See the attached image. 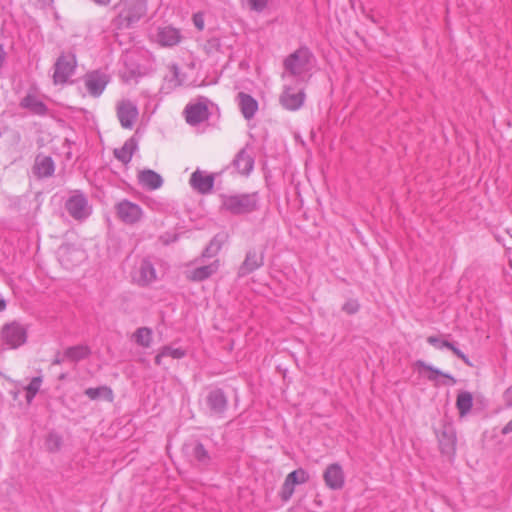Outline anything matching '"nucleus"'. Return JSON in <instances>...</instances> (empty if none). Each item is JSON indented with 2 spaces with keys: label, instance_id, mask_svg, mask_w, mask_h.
<instances>
[{
  "label": "nucleus",
  "instance_id": "nucleus-28",
  "mask_svg": "<svg viewBox=\"0 0 512 512\" xmlns=\"http://www.w3.org/2000/svg\"><path fill=\"white\" fill-rule=\"evenodd\" d=\"M187 452L199 465L206 466L210 462V456L200 442H194L186 446Z\"/></svg>",
  "mask_w": 512,
  "mask_h": 512
},
{
  "label": "nucleus",
  "instance_id": "nucleus-49",
  "mask_svg": "<svg viewBox=\"0 0 512 512\" xmlns=\"http://www.w3.org/2000/svg\"><path fill=\"white\" fill-rule=\"evenodd\" d=\"M163 357H166L165 355H162V350L157 354V356L155 357V363L157 365H160L161 364V359Z\"/></svg>",
  "mask_w": 512,
  "mask_h": 512
},
{
  "label": "nucleus",
  "instance_id": "nucleus-20",
  "mask_svg": "<svg viewBox=\"0 0 512 512\" xmlns=\"http://www.w3.org/2000/svg\"><path fill=\"white\" fill-rule=\"evenodd\" d=\"M238 105L243 117L246 120L252 119L257 110H258V102L251 95L246 94L244 92H240L237 95Z\"/></svg>",
  "mask_w": 512,
  "mask_h": 512
},
{
  "label": "nucleus",
  "instance_id": "nucleus-39",
  "mask_svg": "<svg viewBox=\"0 0 512 512\" xmlns=\"http://www.w3.org/2000/svg\"><path fill=\"white\" fill-rule=\"evenodd\" d=\"M162 355H165L166 357H172L173 359H181L185 356V350L182 348L165 346L162 348Z\"/></svg>",
  "mask_w": 512,
  "mask_h": 512
},
{
  "label": "nucleus",
  "instance_id": "nucleus-43",
  "mask_svg": "<svg viewBox=\"0 0 512 512\" xmlns=\"http://www.w3.org/2000/svg\"><path fill=\"white\" fill-rule=\"evenodd\" d=\"M504 399L507 406L512 407V388H508L504 393Z\"/></svg>",
  "mask_w": 512,
  "mask_h": 512
},
{
  "label": "nucleus",
  "instance_id": "nucleus-29",
  "mask_svg": "<svg viewBox=\"0 0 512 512\" xmlns=\"http://www.w3.org/2000/svg\"><path fill=\"white\" fill-rule=\"evenodd\" d=\"M90 354L91 350L87 345L71 346L64 351V357L72 362H78L86 359Z\"/></svg>",
  "mask_w": 512,
  "mask_h": 512
},
{
  "label": "nucleus",
  "instance_id": "nucleus-34",
  "mask_svg": "<svg viewBox=\"0 0 512 512\" xmlns=\"http://www.w3.org/2000/svg\"><path fill=\"white\" fill-rule=\"evenodd\" d=\"M222 242L217 237H214L208 246L202 252L201 258H212L215 257L221 250Z\"/></svg>",
  "mask_w": 512,
  "mask_h": 512
},
{
  "label": "nucleus",
  "instance_id": "nucleus-46",
  "mask_svg": "<svg viewBox=\"0 0 512 512\" xmlns=\"http://www.w3.org/2000/svg\"><path fill=\"white\" fill-rule=\"evenodd\" d=\"M194 24L199 30H202L204 27L203 20L197 15L194 16Z\"/></svg>",
  "mask_w": 512,
  "mask_h": 512
},
{
  "label": "nucleus",
  "instance_id": "nucleus-17",
  "mask_svg": "<svg viewBox=\"0 0 512 512\" xmlns=\"http://www.w3.org/2000/svg\"><path fill=\"white\" fill-rule=\"evenodd\" d=\"M325 485L331 490H340L345 484V474L338 463L328 465L323 473Z\"/></svg>",
  "mask_w": 512,
  "mask_h": 512
},
{
  "label": "nucleus",
  "instance_id": "nucleus-16",
  "mask_svg": "<svg viewBox=\"0 0 512 512\" xmlns=\"http://www.w3.org/2000/svg\"><path fill=\"white\" fill-rule=\"evenodd\" d=\"M214 175L196 169L189 180L190 186L200 194H208L213 190L214 187Z\"/></svg>",
  "mask_w": 512,
  "mask_h": 512
},
{
  "label": "nucleus",
  "instance_id": "nucleus-5",
  "mask_svg": "<svg viewBox=\"0 0 512 512\" xmlns=\"http://www.w3.org/2000/svg\"><path fill=\"white\" fill-rule=\"evenodd\" d=\"M65 208L73 219L80 222L86 220L92 213L87 197L79 191H75L67 199Z\"/></svg>",
  "mask_w": 512,
  "mask_h": 512
},
{
  "label": "nucleus",
  "instance_id": "nucleus-22",
  "mask_svg": "<svg viewBox=\"0 0 512 512\" xmlns=\"http://www.w3.org/2000/svg\"><path fill=\"white\" fill-rule=\"evenodd\" d=\"M20 107L27 109L31 113L38 116H45L48 113V107L46 104L32 94H27L24 98H22Z\"/></svg>",
  "mask_w": 512,
  "mask_h": 512
},
{
  "label": "nucleus",
  "instance_id": "nucleus-42",
  "mask_svg": "<svg viewBox=\"0 0 512 512\" xmlns=\"http://www.w3.org/2000/svg\"><path fill=\"white\" fill-rule=\"evenodd\" d=\"M247 3L251 10L262 12L266 8L268 0H247Z\"/></svg>",
  "mask_w": 512,
  "mask_h": 512
},
{
  "label": "nucleus",
  "instance_id": "nucleus-36",
  "mask_svg": "<svg viewBox=\"0 0 512 512\" xmlns=\"http://www.w3.org/2000/svg\"><path fill=\"white\" fill-rule=\"evenodd\" d=\"M286 477L294 485L303 484L309 479L307 472L302 468L292 471Z\"/></svg>",
  "mask_w": 512,
  "mask_h": 512
},
{
  "label": "nucleus",
  "instance_id": "nucleus-37",
  "mask_svg": "<svg viewBox=\"0 0 512 512\" xmlns=\"http://www.w3.org/2000/svg\"><path fill=\"white\" fill-rule=\"evenodd\" d=\"M295 485L289 481V479L286 477L284 480V483L281 487V491L279 493L280 498L282 501L287 502L290 500L294 493Z\"/></svg>",
  "mask_w": 512,
  "mask_h": 512
},
{
  "label": "nucleus",
  "instance_id": "nucleus-9",
  "mask_svg": "<svg viewBox=\"0 0 512 512\" xmlns=\"http://www.w3.org/2000/svg\"><path fill=\"white\" fill-rule=\"evenodd\" d=\"M109 82V75L99 70L89 72L84 76L85 88L93 97H99Z\"/></svg>",
  "mask_w": 512,
  "mask_h": 512
},
{
  "label": "nucleus",
  "instance_id": "nucleus-8",
  "mask_svg": "<svg viewBox=\"0 0 512 512\" xmlns=\"http://www.w3.org/2000/svg\"><path fill=\"white\" fill-rule=\"evenodd\" d=\"M209 101L206 98H200L197 102L189 103L184 110L187 123L197 125L209 118Z\"/></svg>",
  "mask_w": 512,
  "mask_h": 512
},
{
  "label": "nucleus",
  "instance_id": "nucleus-19",
  "mask_svg": "<svg viewBox=\"0 0 512 512\" xmlns=\"http://www.w3.org/2000/svg\"><path fill=\"white\" fill-rule=\"evenodd\" d=\"M168 72L164 75L162 90L170 92L171 90L179 87L184 82V76L181 74L179 67L176 64L167 66Z\"/></svg>",
  "mask_w": 512,
  "mask_h": 512
},
{
  "label": "nucleus",
  "instance_id": "nucleus-12",
  "mask_svg": "<svg viewBox=\"0 0 512 512\" xmlns=\"http://www.w3.org/2000/svg\"><path fill=\"white\" fill-rule=\"evenodd\" d=\"M116 212L120 220L129 225L139 222L143 216L142 208L129 200L119 202Z\"/></svg>",
  "mask_w": 512,
  "mask_h": 512
},
{
  "label": "nucleus",
  "instance_id": "nucleus-10",
  "mask_svg": "<svg viewBox=\"0 0 512 512\" xmlns=\"http://www.w3.org/2000/svg\"><path fill=\"white\" fill-rule=\"evenodd\" d=\"M157 278L156 270L150 260L144 258L135 265L132 271L133 281L140 286H147Z\"/></svg>",
  "mask_w": 512,
  "mask_h": 512
},
{
  "label": "nucleus",
  "instance_id": "nucleus-11",
  "mask_svg": "<svg viewBox=\"0 0 512 512\" xmlns=\"http://www.w3.org/2000/svg\"><path fill=\"white\" fill-rule=\"evenodd\" d=\"M117 117L124 129H132L139 115L135 103L130 100H121L117 103Z\"/></svg>",
  "mask_w": 512,
  "mask_h": 512
},
{
  "label": "nucleus",
  "instance_id": "nucleus-23",
  "mask_svg": "<svg viewBox=\"0 0 512 512\" xmlns=\"http://www.w3.org/2000/svg\"><path fill=\"white\" fill-rule=\"evenodd\" d=\"M219 266V260L216 259L208 265H202L200 267H197L190 271L189 279L198 282L206 280L218 271Z\"/></svg>",
  "mask_w": 512,
  "mask_h": 512
},
{
  "label": "nucleus",
  "instance_id": "nucleus-40",
  "mask_svg": "<svg viewBox=\"0 0 512 512\" xmlns=\"http://www.w3.org/2000/svg\"><path fill=\"white\" fill-rule=\"evenodd\" d=\"M360 305L357 300L350 299L344 303L342 306V310L349 315L355 314L358 312Z\"/></svg>",
  "mask_w": 512,
  "mask_h": 512
},
{
  "label": "nucleus",
  "instance_id": "nucleus-30",
  "mask_svg": "<svg viewBox=\"0 0 512 512\" xmlns=\"http://www.w3.org/2000/svg\"><path fill=\"white\" fill-rule=\"evenodd\" d=\"M473 406V396L468 391H461L457 395L456 407L459 411L460 416L467 415Z\"/></svg>",
  "mask_w": 512,
  "mask_h": 512
},
{
  "label": "nucleus",
  "instance_id": "nucleus-21",
  "mask_svg": "<svg viewBox=\"0 0 512 512\" xmlns=\"http://www.w3.org/2000/svg\"><path fill=\"white\" fill-rule=\"evenodd\" d=\"M232 165L240 174L249 175L254 167V159L244 148L237 153Z\"/></svg>",
  "mask_w": 512,
  "mask_h": 512
},
{
  "label": "nucleus",
  "instance_id": "nucleus-24",
  "mask_svg": "<svg viewBox=\"0 0 512 512\" xmlns=\"http://www.w3.org/2000/svg\"><path fill=\"white\" fill-rule=\"evenodd\" d=\"M137 141L134 137L129 138L125 141L122 147L117 148L114 150V156L117 160L122 162L123 164H128L132 157L134 152L137 149Z\"/></svg>",
  "mask_w": 512,
  "mask_h": 512
},
{
  "label": "nucleus",
  "instance_id": "nucleus-6",
  "mask_svg": "<svg viewBox=\"0 0 512 512\" xmlns=\"http://www.w3.org/2000/svg\"><path fill=\"white\" fill-rule=\"evenodd\" d=\"M1 337L9 348H18L27 340V328L17 321L7 323L2 327Z\"/></svg>",
  "mask_w": 512,
  "mask_h": 512
},
{
  "label": "nucleus",
  "instance_id": "nucleus-47",
  "mask_svg": "<svg viewBox=\"0 0 512 512\" xmlns=\"http://www.w3.org/2000/svg\"><path fill=\"white\" fill-rule=\"evenodd\" d=\"M26 391V401L28 404L32 403L33 399L35 398V396L37 395L36 393L34 392H30L28 390H25Z\"/></svg>",
  "mask_w": 512,
  "mask_h": 512
},
{
  "label": "nucleus",
  "instance_id": "nucleus-33",
  "mask_svg": "<svg viewBox=\"0 0 512 512\" xmlns=\"http://www.w3.org/2000/svg\"><path fill=\"white\" fill-rule=\"evenodd\" d=\"M456 438L452 433L443 432L440 439V447L443 453L452 454L455 451Z\"/></svg>",
  "mask_w": 512,
  "mask_h": 512
},
{
  "label": "nucleus",
  "instance_id": "nucleus-35",
  "mask_svg": "<svg viewBox=\"0 0 512 512\" xmlns=\"http://www.w3.org/2000/svg\"><path fill=\"white\" fill-rule=\"evenodd\" d=\"M286 477L294 485L303 484L309 479L307 472L302 468L292 471Z\"/></svg>",
  "mask_w": 512,
  "mask_h": 512
},
{
  "label": "nucleus",
  "instance_id": "nucleus-14",
  "mask_svg": "<svg viewBox=\"0 0 512 512\" xmlns=\"http://www.w3.org/2000/svg\"><path fill=\"white\" fill-rule=\"evenodd\" d=\"M153 39L162 47H173L181 42L182 35L179 29L172 26H159L153 35Z\"/></svg>",
  "mask_w": 512,
  "mask_h": 512
},
{
  "label": "nucleus",
  "instance_id": "nucleus-4",
  "mask_svg": "<svg viewBox=\"0 0 512 512\" xmlns=\"http://www.w3.org/2000/svg\"><path fill=\"white\" fill-rule=\"evenodd\" d=\"M228 406V398L222 389H211L204 398V409L211 417L223 418Z\"/></svg>",
  "mask_w": 512,
  "mask_h": 512
},
{
  "label": "nucleus",
  "instance_id": "nucleus-3",
  "mask_svg": "<svg viewBox=\"0 0 512 512\" xmlns=\"http://www.w3.org/2000/svg\"><path fill=\"white\" fill-rule=\"evenodd\" d=\"M259 199L258 192L222 194L220 209L232 215L249 214L259 208Z\"/></svg>",
  "mask_w": 512,
  "mask_h": 512
},
{
  "label": "nucleus",
  "instance_id": "nucleus-2",
  "mask_svg": "<svg viewBox=\"0 0 512 512\" xmlns=\"http://www.w3.org/2000/svg\"><path fill=\"white\" fill-rule=\"evenodd\" d=\"M115 9L118 11L113 25L126 29L138 23L147 13V0H120Z\"/></svg>",
  "mask_w": 512,
  "mask_h": 512
},
{
  "label": "nucleus",
  "instance_id": "nucleus-48",
  "mask_svg": "<svg viewBox=\"0 0 512 512\" xmlns=\"http://www.w3.org/2000/svg\"><path fill=\"white\" fill-rule=\"evenodd\" d=\"M5 60V51L3 49V46L0 45V68L3 66Z\"/></svg>",
  "mask_w": 512,
  "mask_h": 512
},
{
  "label": "nucleus",
  "instance_id": "nucleus-44",
  "mask_svg": "<svg viewBox=\"0 0 512 512\" xmlns=\"http://www.w3.org/2000/svg\"><path fill=\"white\" fill-rule=\"evenodd\" d=\"M66 357H64V354L61 355L59 352L55 355L52 365H60L65 361Z\"/></svg>",
  "mask_w": 512,
  "mask_h": 512
},
{
  "label": "nucleus",
  "instance_id": "nucleus-7",
  "mask_svg": "<svg viewBox=\"0 0 512 512\" xmlns=\"http://www.w3.org/2000/svg\"><path fill=\"white\" fill-rule=\"evenodd\" d=\"M76 64L77 63L74 54L61 55L54 64V84H65L74 74Z\"/></svg>",
  "mask_w": 512,
  "mask_h": 512
},
{
  "label": "nucleus",
  "instance_id": "nucleus-13",
  "mask_svg": "<svg viewBox=\"0 0 512 512\" xmlns=\"http://www.w3.org/2000/svg\"><path fill=\"white\" fill-rule=\"evenodd\" d=\"M416 366L420 372H426L425 377L427 380L434 382L435 385H454L456 383V379L448 373H445L422 360H418L416 362Z\"/></svg>",
  "mask_w": 512,
  "mask_h": 512
},
{
  "label": "nucleus",
  "instance_id": "nucleus-41",
  "mask_svg": "<svg viewBox=\"0 0 512 512\" xmlns=\"http://www.w3.org/2000/svg\"><path fill=\"white\" fill-rule=\"evenodd\" d=\"M42 381L43 380H42L41 376L33 377L31 379L30 383L25 387V390H28L31 393L34 392L37 394L41 388Z\"/></svg>",
  "mask_w": 512,
  "mask_h": 512
},
{
  "label": "nucleus",
  "instance_id": "nucleus-1",
  "mask_svg": "<svg viewBox=\"0 0 512 512\" xmlns=\"http://www.w3.org/2000/svg\"><path fill=\"white\" fill-rule=\"evenodd\" d=\"M313 63L312 52L307 47H300L285 58L282 78L291 76L297 81H305L310 76Z\"/></svg>",
  "mask_w": 512,
  "mask_h": 512
},
{
  "label": "nucleus",
  "instance_id": "nucleus-27",
  "mask_svg": "<svg viewBox=\"0 0 512 512\" xmlns=\"http://www.w3.org/2000/svg\"><path fill=\"white\" fill-rule=\"evenodd\" d=\"M427 342L434 346L435 348L441 350L443 348L451 350L458 358H460L464 363L467 365H470L469 358L461 351L459 350L454 343H451L446 340H441L440 338L436 336H430L427 338Z\"/></svg>",
  "mask_w": 512,
  "mask_h": 512
},
{
  "label": "nucleus",
  "instance_id": "nucleus-25",
  "mask_svg": "<svg viewBox=\"0 0 512 512\" xmlns=\"http://www.w3.org/2000/svg\"><path fill=\"white\" fill-rule=\"evenodd\" d=\"M140 184L149 190L159 189L163 184L162 177L153 170H143L139 174Z\"/></svg>",
  "mask_w": 512,
  "mask_h": 512
},
{
  "label": "nucleus",
  "instance_id": "nucleus-26",
  "mask_svg": "<svg viewBox=\"0 0 512 512\" xmlns=\"http://www.w3.org/2000/svg\"><path fill=\"white\" fill-rule=\"evenodd\" d=\"M55 170L54 162L51 157H37L34 164V173L39 178L50 177Z\"/></svg>",
  "mask_w": 512,
  "mask_h": 512
},
{
  "label": "nucleus",
  "instance_id": "nucleus-31",
  "mask_svg": "<svg viewBox=\"0 0 512 512\" xmlns=\"http://www.w3.org/2000/svg\"><path fill=\"white\" fill-rule=\"evenodd\" d=\"M84 393L90 400H97L99 398H104V399L112 402L113 398H114L113 391L108 386L87 388Z\"/></svg>",
  "mask_w": 512,
  "mask_h": 512
},
{
  "label": "nucleus",
  "instance_id": "nucleus-18",
  "mask_svg": "<svg viewBox=\"0 0 512 512\" xmlns=\"http://www.w3.org/2000/svg\"><path fill=\"white\" fill-rule=\"evenodd\" d=\"M263 264V253H257L255 250H250L246 253L245 259L238 269V276L244 277L262 267Z\"/></svg>",
  "mask_w": 512,
  "mask_h": 512
},
{
  "label": "nucleus",
  "instance_id": "nucleus-32",
  "mask_svg": "<svg viewBox=\"0 0 512 512\" xmlns=\"http://www.w3.org/2000/svg\"><path fill=\"white\" fill-rule=\"evenodd\" d=\"M134 340L142 347H150L152 342V330L147 327L138 328L134 333Z\"/></svg>",
  "mask_w": 512,
  "mask_h": 512
},
{
  "label": "nucleus",
  "instance_id": "nucleus-45",
  "mask_svg": "<svg viewBox=\"0 0 512 512\" xmlns=\"http://www.w3.org/2000/svg\"><path fill=\"white\" fill-rule=\"evenodd\" d=\"M501 433L503 435L512 433V419L502 428Z\"/></svg>",
  "mask_w": 512,
  "mask_h": 512
},
{
  "label": "nucleus",
  "instance_id": "nucleus-38",
  "mask_svg": "<svg viewBox=\"0 0 512 512\" xmlns=\"http://www.w3.org/2000/svg\"><path fill=\"white\" fill-rule=\"evenodd\" d=\"M62 443L61 437L56 433H50L45 441V445L49 451H57Z\"/></svg>",
  "mask_w": 512,
  "mask_h": 512
},
{
  "label": "nucleus",
  "instance_id": "nucleus-15",
  "mask_svg": "<svg viewBox=\"0 0 512 512\" xmlns=\"http://www.w3.org/2000/svg\"><path fill=\"white\" fill-rule=\"evenodd\" d=\"M279 100L285 109L296 111L303 106L305 93L303 89L296 90L290 86H285Z\"/></svg>",
  "mask_w": 512,
  "mask_h": 512
}]
</instances>
